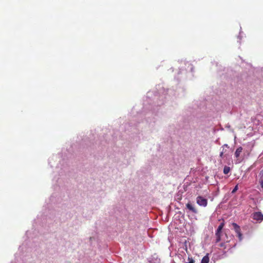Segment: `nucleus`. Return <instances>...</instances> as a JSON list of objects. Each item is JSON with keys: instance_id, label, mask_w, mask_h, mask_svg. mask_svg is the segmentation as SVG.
<instances>
[{"instance_id": "f257e3e1", "label": "nucleus", "mask_w": 263, "mask_h": 263, "mask_svg": "<svg viewBox=\"0 0 263 263\" xmlns=\"http://www.w3.org/2000/svg\"><path fill=\"white\" fill-rule=\"evenodd\" d=\"M196 202L199 205L204 207H205L208 204L207 199L201 196H198L196 198Z\"/></svg>"}, {"instance_id": "f03ea898", "label": "nucleus", "mask_w": 263, "mask_h": 263, "mask_svg": "<svg viewBox=\"0 0 263 263\" xmlns=\"http://www.w3.org/2000/svg\"><path fill=\"white\" fill-rule=\"evenodd\" d=\"M232 225L233 227L235 232L237 234V236L239 240L241 241L242 239V235L241 233L240 227L237 223L234 222L232 223Z\"/></svg>"}, {"instance_id": "7ed1b4c3", "label": "nucleus", "mask_w": 263, "mask_h": 263, "mask_svg": "<svg viewBox=\"0 0 263 263\" xmlns=\"http://www.w3.org/2000/svg\"><path fill=\"white\" fill-rule=\"evenodd\" d=\"M252 218L257 222H260L263 220V215L260 212H255L252 214Z\"/></svg>"}, {"instance_id": "20e7f679", "label": "nucleus", "mask_w": 263, "mask_h": 263, "mask_svg": "<svg viewBox=\"0 0 263 263\" xmlns=\"http://www.w3.org/2000/svg\"><path fill=\"white\" fill-rule=\"evenodd\" d=\"M186 208L191 211H192L193 213L196 214L198 212L197 210L190 203H187L186 204Z\"/></svg>"}, {"instance_id": "39448f33", "label": "nucleus", "mask_w": 263, "mask_h": 263, "mask_svg": "<svg viewBox=\"0 0 263 263\" xmlns=\"http://www.w3.org/2000/svg\"><path fill=\"white\" fill-rule=\"evenodd\" d=\"M224 226V222L223 221L218 226L216 234H221L222 230Z\"/></svg>"}, {"instance_id": "423d86ee", "label": "nucleus", "mask_w": 263, "mask_h": 263, "mask_svg": "<svg viewBox=\"0 0 263 263\" xmlns=\"http://www.w3.org/2000/svg\"><path fill=\"white\" fill-rule=\"evenodd\" d=\"M242 147L241 146H239L237 148L236 151L235 152V156L236 158H238L239 157L240 153L242 151Z\"/></svg>"}, {"instance_id": "0eeeda50", "label": "nucleus", "mask_w": 263, "mask_h": 263, "mask_svg": "<svg viewBox=\"0 0 263 263\" xmlns=\"http://www.w3.org/2000/svg\"><path fill=\"white\" fill-rule=\"evenodd\" d=\"M210 258L209 257V254H206L202 259L201 263H209Z\"/></svg>"}, {"instance_id": "6e6552de", "label": "nucleus", "mask_w": 263, "mask_h": 263, "mask_svg": "<svg viewBox=\"0 0 263 263\" xmlns=\"http://www.w3.org/2000/svg\"><path fill=\"white\" fill-rule=\"evenodd\" d=\"M230 171V168L229 166H224L223 168V173L224 174H228Z\"/></svg>"}, {"instance_id": "1a4fd4ad", "label": "nucleus", "mask_w": 263, "mask_h": 263, "mask_svg": "<svg viewBox=\"0 0 263 263\" xmlns=\"http://www.w3.org/2000/svg\"><path fill=\"white\" fill-rule=\"evenodd\" d=\"M215 235L216 237V242H218L221 240V234H215Z\"/></svg>"}, {"instance_id": "9d476101", "label": "nucleus", "mask_w": 263, "mask_h": 263, "mask_svg": "<svg viewBox=\"0 0 263 263\" xmlns=\"http://www.w3.org/2000/svg\"><path fill=\"white\" fill-rule=\"evenodd\" d=\"M238 189V185H236L234 187V188L233 189V190H232V194L235 193L237 191Z\"/></svg>"}, {"instance_id": "9b49d317", "label": "nucleus", "mask_w": 263, "mask_h": 263, "mask_svg": "<svg viewBox=\"0 0 263 263\" xmlns=\"http://www.w3.org/2000/svg\"><path fill=\"white\" fill-rule=\"evenodd\" d=\"M189 263H195L194 260L192 257H188Z\"/></svg>"}, {"instance_id": "f8f14e48", "label": "nucleus", "mask_w": 263, "mask_h": 263, "mask_svg": "<svg viewBox=\"0 0 263 263\" xmlns=\"http://www.w3.org/2000/svg\"><path fill=\"white\" fill-rule=\"evenodd\" d=\"M259 183H260V185L261 188L263 189V179H260Z\"/></svg>"}, {"instance_id": "ddd939ff", "label": "nucleus", "mask_w": 263, "mask_h": 263, "mask_svg": "<svg viewBox=\"0 0 263 263\" xmlns=\"http://www.w3.org/2000/svg\"><path fill=\"white\" fill-rule=\"evenodd\" d=\"M223 155V152H221L220 154V157H222Z\"/></svg>"}, {"instance_id": "4468645a", "label": "nucleus", "mask_w": 263, "mask_h": 263, "mask_svg": "<svg viewBox=\"0 0 263 263\" xmlns=\"http://www.w3.org/2000/svg\"><path fill=\"white\" fill-rule=\"evenodd\" d=\"M220 246L221 247H223V246H224V243H220Z\"/></svg>"}]
</instances>
